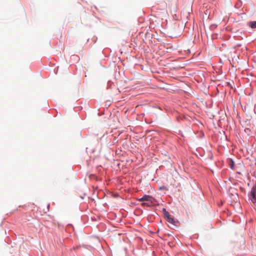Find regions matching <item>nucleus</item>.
<instances>
[{
    "instance_id": "20e7f679",
    "label": "nucleus",
    "mask_w": 256,
    "mask_h": 256,
    "mask_svg": "<svg viewBox=\"0 0 256 256\" xmlns=\"http://www.w3.org/2000/svg\"><path fill=\"white\" fill-rule=\"evenodd\" d=\"M248 26L252 28H256V22H250L248 23Z\"/></svg>"
},
{
    "instance_id": "39448f33",
    "label": "nucleus",
    "mask_w": 256,
    "mask_h": 256,
    "mask_svg": "<svg viewBox=\"0 0 256 256\" xmlns=\"http://www.w3.org/2000/svg\"><path fill=\"white\" fill-rule=\"evenodd\" d=\"M234 162H232V164L230 165V168H234Z\"/></svg>"
},
{
    "instance_id": "7ed1b4c3",
    "label": "nucleus",
    "mask_w": 256,
    "mask_h": 256,
    "mask_svg": "<svg viewBox=\"0 0 256 256\" xmlns=\"http://www.w3.org/2000/svg\"><path fill=\"white\" fill-rule=\"evenodd\" d=\"M166 220L172 224H174V225H176V222L174 220V218H172V216H171L169 214L168 212H167L166 214Z\"/></svg>"
},
{
    "instance_id": "f03ea898",
    "label": "nucleus",
    "mask_w": 256,
    "mask_h": 256,
    "mask_svg": "<svg viewBox=\"0 0 256 256\" xmlns=\"http://www.w3.org/2000/svg\"><path fill=\"white\" fill-rule=\"evenodd\" d=\"M138 200L140 202L146 201L152 204L154 201V198L150 196L144 195L142 198H140Z\"/></svg>"
},
{
    "instance_id": "423d86ee",
    "label": "nucleus",
    "mask_w": 256,
    "mask_h": 256,
    "mask_svg": "<svg viewBox=\"0 0 256 256\" xmlns=\"http://www.w3.org/2000/svg\"><path fill=\"white\" fill-rule=\"evenodd\" d=\"M142 205H143V206H146V205L149 206V204H148L147 202H144V203L142 204Z\"/></svg>"
},
{
    "instance_id": "f257e3e1",
    "label": "nucleus",
    "mask_w": 256,
    "mask_h": 256,
    "mask_svg": "<svg viewBox=\"0 0 256 256\" xmlns=\"http://www.w3.org/2000/svg\"><path fill=\"white\" fill-rule=\"evenodd\" d=\"M249 198L253 203L256 202V186L252 188Z\"/></svg>"
}]
</instances>
